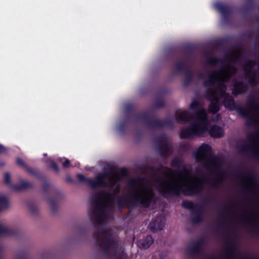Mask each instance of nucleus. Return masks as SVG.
Returning <instances> with one entry per match:
<instances>
[{"label":"nucleus","instance_id":"59","mask_svg":"<svg viewBox=\"0 0 259 259\" xmlns=\"http://www.w3.org/2000/svg\"><path fill=\"white\" fill-rule=\"evenodd\" d=\"M198 75H199V77L200 78H203V73L202 72H199V74H198Z\"/></svg>","mask_w":259,"mask_h":259},{"label":"nucleus","instance_id":"46","mask_svg":"<svg viewBox=\"0 0 259 259\" xmlns=\"http://www.w3.org/2000/svg\"><path fill=\"white\" fill-rule=\"evenodd\" d=\"M50 184L48 182L45 183L42 187L43 193L46 195L48 194V191L50 189Z\"/></svg>","mask_w":259,"mask_h":259},{"label":"nucleus","instance_id":"41","mask_svg":"<svg viewBox=\"0 0 259 259\" xmlns=\"http://www.w3.org/2000/svg\"><path fill=\"white\" fill-rule=\"evenodd\" d=\"M171 164L173 166H176L178 167H181L183 166V163L182 160L179 158H174L171 162Z\"/></svg>","mask_w":259,"mask_h":259},{"label":"nucleus","instance_id":"64","mask_svg":"<svg viewBox=\"0 0 259 259\" xmlns=\"http://www.w3.org/2000/svg\"><path fill=\"white\" fill-rule=\"evenodd\" d=\"M110 170H111V171L112 172H114V169H113V168H110Z\"/></svg>","mask_w":259,"mask_h":259},{"label":"nucleus","instance_id":"20","mask_svg":"<svg viewBox=\"0 0 259 259\" xmlns=\"http://www.w3.org/2000/svg\"><path fill=\"white\" fill-rule=\"evenodd\" d=\"M33 186V185L32 183L22 181L19 184L11 185V188L14 191H19L27 189L32 188Z\"/></svg>","mask_w":259,"mask_h":259},{"label":"nucleus","instance_id":"42","mask_svg":"<svg viewBox=\"0 0 259 259\" xmlns=\"http://www.w3.org/2000/svg\"><path fill=\"white\" fill-rule=\"evenodd\" d=\"M50 163L49 165V167L53 169L55 172H59L60 169L56 163L52 160H50Z\"/></svg>","mask_w":259,"mask_h":259},{"label":"nucleus","instance_id":"44","mask_svg":"<svg viewBox=\"0 0 259 259\" xmlns=\"http://www.w3.org/2000/svg\"><path fill=\"white\" fill-rule=\"evenodd\" d=\"M253 0H248V2L243 8L245 11H249L251 9L253 6Z\"/></svg>","mask_w":259,"mask_h":259},{"label":"nucleus","instance_id":"51","mask_svg":"<svg viewBox=\"0 0 259 259\" xmlns=\"http://www.w3.org/2000/svg\"><path fill=\"white\" fill-rule=\"evenodd\" d=\"M62 165L64 168H67L70 166V161L68 159H65V161L62 163Z\"/></svg>","mask_w":259,"mask_h":259},{"label":"nucleus","instance_id":"16","mask_svg":"<svg viewBox=\"0 0 259 259\" xmlns=\"http://www.w3.org/2000/svg\"><path fill=\"white\" fill-rule=\"evenodd\" d=\"M236 175L238 178L251 183L252 185L256 184L255 178L253 173H250L247 170L243 171L242 174L236 172Z\"/></svg>","mask_w":259,"mask_h":259},{"label":"nucleus","instance_id":"19","mask_svg":"<svg viewBox=\"0 0 259 259\" xmlns=\"http://www.w3.org/2000/svg\"><path fill=\"white\" fill-rule=\"evenodd\" d=\"M224 133V132L222 127L215 124L211 127L209 134L211 137L219 138L223 136Z\"/></svg>","mask_w":259,"mask_h":259},{"label":"nucleus","instance_id":"30","mask_svg":"<svg viewBox=\"0 0 259 259\" xmlns=\"http://www.w3.org/2000/svg\"><path fill=\"white\" fill-rule=\"evenodd\" d=\"M199 205L195 204L192 202L188 200H184L182 202V206L184 208L191 210V212Z\"/></svg>","mask_w":259,"mask_h":259},{"label":"nucleus","instance_id":"54","mask_svg":"<svg viewBox=\"0 0 259 259\" xmlns=\"http://www.w3.org/2000/svg\"><path fill=\"white\" fill-rule=\"evenodd\" d=\"M181 148L184 150V151H187L189 149V146L188 145H182L181 146Z\"/></svg>","mask_w":259,"mask_h":259},{"label":"nucleus","instance_id":"21","mask_svg":"<svg viewBox=\"0 0 259 259\" xmlns=\"http://www.w3.org/2000/svg\"><path fill=\"white\" fill-rule=\"evenodd\" d=\"M227 249L225 252V254L229 257L232 258L235 256V252L237 250V246L235 243L231 241H229L226 243Z\"/></svg>","mask_w":259,"mask_h":259},{"label":"nucleus","instance_id":"60","mask_svg":"<svg viewBox=\"0 0 259 259\" xmlns=\"http://www.w3.org/2000/svg\"><path fill=\"white\" fill-rule=\"evenodd\" d=\"M141 186L145 188H147L148 187V185L145 183H142Z\"/></svg>","mask_w":259,"mask_h":259},{"label":"nucleus","instance_id":"53","mask_svg":"<svg viewBox=\"0 0 259 259\" xmlns=\"http://www.w3.org/2000/svg\"><path fill=\"white\" fill-rule=\"evenodd\" d=\"M242 217L247 222H254L255 221L254 219L248 217L246 215H244Z\"/></svg>","mask_w":259,"mask_h":259},{"label":"nucleus","instance_id":"18","mask_svg":"<svg viewBox=\"0 0 259 259\" xmlns=\"http://www.w3.org/2000/svg\"><path fill=\"white\" fill-rule=\"evenodd\" d=\"M191 173V170L190 168L186 167V166H183L182 170L174 172L172 171L171 172H169L167 171H164L163 174L167 177H169L170 176H181L184 178L190 177L189 175Z\"/></svg>","mask_w":259,"mask_h":259},{"label":"nucleus","instance_id":"45","mask_svg":"<svg viewBox=\"0 0 259 259\" xmlns=\"http://www.w3.org/2000/svg\"><path fill=\"white\" fill-rule=\"evenodd\" d=\"M16 162L18 165L22 166L26 169H27V167H28V166L26 163H25V162L21 158H17L16 159Z\"/></svg>","mask_w":259,"mask_h":259},{"label":"nucleus","instance_id":"40","mask_svg":"<svg viewBox=\"0 0 259 259\" xmlns=\"http://www.w3.org/2000/svg\"><path fill=\"white\" fill-rule=\"evenodd\" d=\"M165 102L162 98H157L155 100L154 106L157 108H163L164 106Z\"/></svg>","mask_w":259,"mask_h":259},{"label":"nucleus","instance_id":"10","mask_svg":"<svg viewBox=\"0 0 259 259\" xmlns=\"http://www.w3.org/2000/svg\"><path fill=\"white\" fill-rule=\"evenodd\" d=\"M110 177V175L106 172H102L97 175L95 180L91 178L90 187L92 189H96L98 186H101L104 188L108 187V184L106 182V179Z\"/></svg>","mask_w":259,"mask_h":259},{"label":"nucleus","instance_id":"57","mask_svg":"<svg viewBox=\"0 0 259 259\" xmlns=\"http://www.w3.org/2000/svg\"><path fill=\"white\" fill-rule=\"evenodd\" d=\"M157 138L158 139H159L164 140L165 139V136L163 134H161V135L158 136Z\"/></svg>","mask_w":259,"mask_h":259},{"label":"nucleus","instance_id":"58","mask_svg":"<svg viewBox=\"0 0 259 259\" xmlns=\"http://www.w3.org/2000/svg\"><path fill=\"white\" fill-rule=\"evenodd\" d=\"M241 259H257L256 258H249V257L246 256V257H241L240 258Z\"/></svg>","mask_w":259,"mask_h":259},{"label":"nucleus","instance_id":"13","mask_svg":"<svg viewBox=\"0 0 259 259\" xmlns=\"http://www.w3.org/2000/svg\"><path fill=\"white\" fill-rule=\"evenodd\" d=\"M203 244L202 240H197L187 249V253L192 256H197L200 252L201 247Z\"/></svg>","mask_w":259,"mask_h":259},{"label":"nucleus","instance_id":"52","mask_svg":"<svg viewBox=\"0 0 259 259\" xmlns=\"http://www.w3.org/2000/svg\"><path fill=\"white\" fill-rule=\"evenodd\" d=\"M7 148L2 144H0V154L6 153Z\"/></svg>","mask_w":259,"mask_h":259},{"label":"nucleus","instance_id":"24","mask_svg":"<svg viewBox=\"0 0 259 259\" xmlns=\"http://www.w3.org/2000/svg\"><path fill=\"white\" fill-rule=\"evenodd\" d=\"M183 73L185 75L183 85L185 87H188L194 79V74L190 67H188Z\"/></svg>","mask_w":259,"mask_h":259},{"label":"nucleus","instance_id":"2","mask_svg":"<svg viewBox=\"0 0 259 259\" xmlns=\"http://www.w3.org/2000/svg\"><path fill=\"white\" fill-rule=\"evenodd\" d=\"M229 70L225 72L223 69L213 70L209 72L208 78L203 82L204 87H215L220 92V98L223 99V104L225 108L230 111L236 110L238 113L244 117H247V125H252L258 121L250 117L249 113L240 105L235 103L234 99L229 94L226 93L227 87L225 83L230 79L232 74L230 70L236 71L235 67L229 64L227 66Z\"/></svg>","mask_w":259,"mask_h":259},{"label":"nucleus","instance_id":"35","mask_svg":"<svg viewBox=\"0 0 259 259\" xmlns=\"http://www.w3.org/2000/svg\"><path fill=\"white\" fill-rule=\"evenodd\" d=\"M9 202L7 198L4 196H0V211L2 209L8 208Z\"/></svg>","mask_w":259,"mask_h":259},{"label":"nucleus","instance_id":"49","mask_svg":"<svg viewBox=\"0 0 259 259\" xmlns=\"http://www.w3.org/2000/svg\"><path fill=\"white\" fill-rule=\"evenodd\" d=\"M199 103L198 101L194 100L191 103L190 106V108L192 110H195L196 109V107L199 105Z\"/></svg>","mask_w":259,"mask_h":259},{"label":"nucleus","instance_id":"31","mask_svg":"<svg viewBox=\"0 0 259 259\" xmlns=\"http://www.w3.org/2000/svg\"><path fill=\"white\" fill-rule=\"evenodd\" d=\"M48 201L49 205L51 207L52 212H56L58 209L57 200L54 198H49L48 200Z\"/></svg>","mask_w":259,"mask_h":259},{"label":"nucleus","instance_id":"22","mask_svg":"<svg viewBox=\"0 0 259 259\" xmlns=\"http://www.w3.org/2000/svg\"><path fill=\"white\" fill-rule=\"evenodd\" d=\"M154 242V240L151 235H148L141 241L139 242V246L141 249L148 248Z\"/></svg>","mask_w":259,"mask_h":259},{"label":"nucleus","instance_id":"25","mask_svg":"<svg viewBox=\"0 0 259 259\" xmlns=\"http://www.w3.org/2000/svg\"><path fill=\"white\" fill-rule=\"evenodd\" d=\"M176 69L179 72H184L188 67H190V65L187 64L185 60H182L177 62L175 64Z\"/></svg>","mask_w":259,"mask_h":259},{"label":"nucleus","instance_id":"37","mask_svg":"<svg viewBox=\"0 0 259 259\" xmlns=\"http://www.w3.org/2000/svg\"><path fill=\"white\" fill-rule=\"evenodd\" d=\"M27 206L29 211L31 212V213L35 214L37 212V207H36L35 203L33 201H28L27 202Z\"/></svg>","mask_w":259,"mask_h":259},{"label":"nucleus","instance_id":"63","mask_svg":"<svg viewBox=\"0 0 259 259\" xmlns=\"http://www.w3.org/2000/svg\"><path fill=\"white\" fill-rule=\"evenodd\" d=\"M185 50L187 52H189L190 51V48L189 47H186L185 48Z\"/></svg>","mask_w":259,"mask_h":259},{"label":"nucleus","instance_id":"39","mask_svg":"<svg viewBox=\"0 0 259 259\" xmlns=\"http://www.w3.org/2000/svg\"><path fill=\"white\" fill-rule=\"evenodd\" d=\"M78 180L82 183H85L88 184L90 186V181L91 178H86L85 176H84L82 174H78L76 176Z\"/></svg>","mask_w":259,"mask_h":259},{"label":"nucleus","instance_id":"12","mask_svg":"<svg viewBox=\"0 0 259 259\" xmlns=\"http://www.w3.org/2000/svg\"><path fill=\"white\" fill-rule=\"evenodd\" d=\"M164 224L165 220L164 217L157 218L149 223L148 228L152 232L155 233L158 230H162Z\"/></svg>","mask_w":259,"mask_h":259},{"label":"nucleus","instance_id":"3","mask_svg":"<svg viewBox=\"0 0 259 259\" xmlns=\"http://www.w3.org/2000/svg\"><path fill=\"white\" fill-rule=\"evenodd\" d=\"M207 180V178L203 177L199 179L197 183L191 184L178 185L175 183L173 185H169L167 181H162L160 178L157 177L155 182L159 184L158 191L162 195L179 197L181 194L192 196L200 193L203 190V183Z\"/></svg>","mask_w":259,"mask_h":259},{"label":"nucleus","instance_id":"61","mask_svg":"<svg viewBox=\"0 0 259 259\" xmlns=\"http://www.w3.org/2000/svg\"><path fill=\"white\" fill-rule=\"evenodd\" d=\"M5 165V163L4 161H1L0 162V166L2 167Z\"/></svg>","mask_w":259,"mask_h":259},{"label":"nucleus","instance_id":"34","mask_svg":"<svg viewBox=\"0 0 259 259\" xmlns=\"http://www.w3.org/2000/svg\"><path fill=\"white\" fill-rule=\"evenodd\" d=\"M197 118L202 121H205L207 119V114L204 109H201L197 111L196 113Z\"/></svg>","mask_w":259,"mask_h":259},{"label":"nucleus","instance_id":"15","mask_svg":"<svg viewBox=\"0 0 259 259\" xmlns=\"http://www.w3.org/2000/svg\"><path fill=\"white\" fill-rule=\"evenodd\" d=\"M202 206L200 205L191 212V221L193 224H196L201 222L203 220L202 215Z\"/></svg>","mask_w":259,"mask_h":259},{"label":"nucleus","instance_id":"50","mask_svg":"<svg viewBox=\"0 0 259 259\" xmlns=\"http://www.w3.org/2000/svg\"><path fill=\"white\" fill-rule=\"evenodd\" d=\"M17 259H29V256L26 253H22L17 256Z\"/></svg>","mask_w":259,"mask_h":259},{"label":"nucleus","instance_id":"28","mask_svg":"<svg viewBox=\"0 0 259 259\" xmlns=\"http://www.w3.org/2000/svg\"><path fill=\"white\" fill-rule=\"evenodd\" d=\"M26 170L28 173H29L31 175L34 176L38 179L43 180L45 178L42 174L36 169L33 168L28 166L27 167Z\"/></svg>","mask_w":259,"mask_h":259},{"label":"nucleus","instance_id":"47","mask_svg":"<svg viewBox=\"0 0 259 259\" xmlns=\"http://www.w3.org/2000/svg\"><path fill=\"white\" fill-rule=\"evenodd\" d=\"M163 168V166L161 164H160L156 169H155L154 167L153 166H148V169L150 170H151L152 172H159L161 170V169Z\"/></svg>","mask_w":259,"mask_h":259},{"label":"nucleus","instance_id":"27","mask_svg":"<svg viewBox=\"0 0 259 259\" xmlns=\"http://www.w3.org/2000/svg\"><path fill=\"white\" fill-rule=\"evenodd\" d=\"M247 105L248 107L252 109L259 110V103L253 96L248 98L247 101Z\"/></svg>","mask_w":259,"mask_h":259},{"label":"nucleus","instance_id":"23","mask_svg":"<svg viewBox=\"0 0 259 259\" xmlns=\"http://www.w3.org/2000/svg\"><path fill=\"white\" fill-rule=\"evenodd\" d=\"M158 150L161 156L168 157L171 153L168 144L165 142L163 144L159 143L158 145Z\"/></svg>","mask_w":259,"mask_h":259},{"label":"nucleus","instance_id":"4","mask_svg":"<svg viewBox=\"0 0 259 259\" xmlns=\"http://www.w3.org/2000/svg\"><path fill=\"white\" fill-rule=\"evenodd\" d=\"M141 192L143 194L142 197L137 193L127 198L118 196L116 201L118 208L135 209L138 207L143 208H149L153 202L155 196L153 191L146 189L142 190Z\"/></svg>","mask_w":259,"mask_h":259},{"label":"nucleus","instance_id":"55","mask_svg":"<svg viewBox=\"0 0 259 259\" xmlns=\"http://www.w3.org/2000/svg\"><path fill=\"white\" fill-rule=\"evenodd\" d=\"M66 181L68 183H73V180L70 176H67L66 178Z\"/></svg>","mask_w":259,"mask_h":259},{"label":"nucleus","instance_id":"7","mask_svg":"<svg viewBox=\"0 0 259 259\" xmlns=\"http://www.w3.org/2000/svg\"><path fill=\"white\" fill-rule=\"evenodd\" d=\"M207 131V126L198 122L192 123L189 127H183L180 136L185 139H192L194 136H201Z\"/></svg>","mask_w":259,"mask_h":259},{"label":"nucleus","instance_id":"48","mask_svg":"<svg viewBox=\"0 0 259 259\" xmlns=\"http://www.w3.org/2000/svg\"><path fill=\"white\" fill-rule=\"evenodd\" d=\"M248 83L251 86H254L257 84L256 78L254 75L249 78L248 80Z\"/></svg>","mask_w":259,"mask_h":259},{"label":"nucleus","instance_id":"1","mask_svg":"<svg viewBox=\"0 0 259 259\" xmlns=\"http://www.w3.org/2000/svg\"><path fill=\"white\" fill-rule=\"evenodd\" d=\"M114 192H100L92 197L91 202L92 209L89 212V215L94 227L96 228L93 233V237L97 245L99 246L104 255L108 257L110 249L115 246V241L112 234H108L107 230L104 227H97V224L103 222L104 202L111 207L113 205V200L110 196L114 197Z\"/></svg>","mask_w":259,"mask_h":259},{"label":"nucleus","instance_id":"33","mask_svg":"<svg viewBox=\"0 0 259 259\" xmlns=\"http://www.w3.org/2000/svg\"><path fill=\"white\" fill-rule=\"evenodd\" d=\"M128 119L126 118L123 121H121L118 125V131L120 133H124L125 132L126 127L128 122L129 121Z\"/></svg>","mask_w":259,"mask_h":259},{"label":"nucleus","instance_id":"62","mask_svg":"<svg viewBox=\"0 0 259 259\" xmlns=\"http://www.w3.org/2000/svg\"><path fill=\"white\" fill-rule=\"evenodd\" d=\"M210 202H211L210 199H208V200H206V201H205V203H210Z\"/></svg>","mask_w":259,"mask_h":259},{"label":"nucleus","instance_id":"5","mask_svg":"<svg viewBox=\"0 0 259 259\" xmlns=\"http://www.w3.org/2000/svg\"><path fill=\"white\" fill-rule=\"evenodd\" d=\"M135 106L127 104L125 106V112L127 119L134 118L138 120L143 121L151 128H160L164 126L174 127L173 121L171 119H159L153 113L149 111H145L141 114L135 112Z\"/></svg>","mask_w":259,"mask_h":259},{"label":"nucleus","instance_id":"26","mask_svg":"<svg viewBox=\"0 0 259 259\" xmlns=\"http://www.w3.org/2000/svg\"><path fill=\"white\" fill-rule=\"evenodd\" d=\"M226 61V59H221L213 56H210L207 58V63L212 66H215L219 63L224 64Z\"/></svg>","mask_w":259,"mask_h":259},{"label":"nucleus","instance_id":"36","mask_svg":"<svg viewBox=\"0 0 259 259\" xmlns=\"http://www.w3.org/2000/svg\"><path fill=\"white\" fill-rule=\"evenodd\" d=\"M144 180L145 179L144 178L140 177L132 179L129 181L128 185L131 188L133 189L139 184L140 180Z\"/></svg>","mask_w":259,"mask_h":259},{"label":"nucleus","instance_id":"8","mask_svg":"<svg viewBox=\"0 0 259 259\" xmlns=\"http://www.w3.org/2000/svg\"><path fill=\"white\" fill-rule=\"evenodd\" d=\"M218 91L209 89L205 93V98L210 104L208 106V111L213 114L217 113L220 110V97H218Z\"/></svg>","mask_w":259,"mask_h":259},{"label":"nucleus","instance_id":"17","mask_svg":"<svg viewBox=\"0 0 259 259\" xmlns=\"http://www.w3.org/2000/svg\"><path fill=\"white\" fill-rule=\"evenodd\" d=\"M215 8L220 12L224 19L228 18L230 15V9L227 6L222 3H217L215 4Z\"/></svg>","mask_w":259,"mask_h":259},{"label":"nucleus","instance_id":"14","mask_svg":"<svg viewBox=\"0 0 259 259\" xmlns=\"http://www.w3.org/2000/svg\"><path fill=\"white\" fill-rule=\"evenodd\" d=\"M193 118V115L188 111H183L176 113V119L181 124H185L187 121Z\"/></svg>","mask_w":259,"mask_h":259},{"label":"nucleus","instance_id":"9","mask_svg":"<svg viewBox=\"0 0 259 259\" xmlns=\"http://www.w3.org/2000/svg\"><path fill=\"white\" fill-rule=\"evenodd\" d=\"M257 135V133H252L248 135L247 138L251 143L249 144L244 143L243 145L238 146V149L243 153H249L252 152L253 157L259 159V150L255 149L254 144L253 143L252 141L253 139L255 138Z\"/></svg>","mask_w":259,"mask_h":259},{"label":"nucleus","instance_id":"11","mask_svg":"<svg viewBox=\"0 0 259 259\" xmlns=\"http://www.w3.org/2000/svg\"><path fill=\"white\" fill-rule=\"evenodd\" d=\"M248 90L247 85L241 80L235 79L233 84L232 94L234 96L245 94Z\"/></svg>","mask_w":259,"mask_h":259},{"label":"nucleus","instance_id":"38","mask_svg":"<svg viewBox=\"0 0 259 259\" xmlns=\"http://www.w3.org/2000/svg\"><path fill=\"white\" fill-rule=\"evenodd\" d=\"M112 259H127L126 255L123 252H115L111 256Z\"/></svg>","mask_w":259,"mask_h":259},{"label":"nucleus","instance_id":"6","mask_svg":"<svg viewBox=\"0 0 259 259\" xmlns=\"http://www.w3.org/2000/svg\"><path fill=\"white\" fill-rule=\"evenodd\" d=\"M194 157L197 162L202 163L203 167L209 171L220 168V158L213 154L211 147L207 144L203 143L199 147Z\"/></svg>","mask_w":259,"mask_h":259},{"label":"nucleus","instance_id":"29","mask_svg":"<svg viewBox=\"0 0 259 259\" xmlns=\"http://www.w3.org/2000/svg\"><path fill=\"white\" fill-rule=\"evenodd\" d=\"M254 65L255 62L253 61H248L245 63L243 67L246 72V75H248L252 73L254 74L252 70V68Z\"/></svg>","mask_w":259,"mask_h":259},{"label":"nucleus","instance_id":"56","mask_svg":"<svg viewBox=\"0 0 259 259\" xmlns=\"http://www.w3.org/2000/svg\"><path fill=\"white\" fill-rule=\"evenodd\" d=\"M253 233L256 234H259V228H255L252 230Z\"/></svg>","mask_w":259,"mask_h":259},{"label":"nucleus","instance_id":"32","mask_svg":"<svg viewBox=\"0 0 259 259\" xmlns=\"http://www.w3.org/2000/svg\"><path fill=\"white\" fill-rule=\"evenodd\" d=\"M225 178V172L221 171L217 177V179L213 183L212 185V187L213 188H215L218 185L221 184L224 180Z\"/></svg>","mask_w":259,"mask_h":259},{"label":"nucleus","instance_id":"43","mask_svg":"<svg viewBox=\"0 0 259 259\" xmlns=\"http://www.w3.org/2000/svg\"><path fill=\"white\" fill-rule=\"evenodd\" d=\"M4 182L8 185H11V177L10 175L8 172H6L4 174Z\"/></svg>","mask_w":259,"mask_h":259}]
</instances>
